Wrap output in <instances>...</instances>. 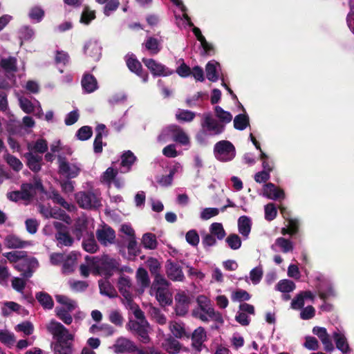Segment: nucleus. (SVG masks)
I'll return each mask as SVG.
<instances>
[{
    "instance_id": "nucleus-1",
    "label": "nucleus",
    "mask_w": 354,
    "mask_h": 354,
    "mask_svg": "<svg viewBox=\"0 0 354 354\" xmlns=\"http://www.w3.org/2000/svg\"><path fill=\"white\" fill-rule=\"evenodd\" d=\"M47 330L55 340L53 344L55 354H73L74 336L64 325L55 320H51L47 326Z\"/></svg>"
},
{
    "instance_id": "nucleus-2",
    "label": "nucleus",
    "mask_w": 354,
    "mask_h": 354,
    "mask_svg": "<svg viewBox=\"0 0 354 354\" xmlns=\"http://www.w3.org/2000/svg\"><path fill=\"white\" fill-rule=\"evenodd\" d=\"M176 6H177L183 13V17L176 16V19H180L184 23L190 27H193L192 31L196 39L200 41L201 46L203 48V53L211 54L214 52V47L212 44L207 41L205 37L202 35L201 30L194 26L193 23L191 21L189 17L186 14L187 8L183 4L182 0H170Z\"/></svg>"
},
{
    "instance_id": "nucleus-3",
    "label": "nucleus",
    "mask_w": 354,
    "mask_h": 354,
    "mask_svg": "<svg viewBox=\"0 0 354 354\" xmlns=\"http://www.w3.org/2000/svg\"><path fill=\"white\" fill-rule=\"evenodd\" d=\"M216 158L221 161L232 160L236 155L235 147L227 140H221L216 143L214 148Z\"/></svg>"
},
{
    "instance_id": "nucleus-4",
    "label": "nucleus",
    "mask_w": 354,
    "mask_h": 354,
    "mask_svg": "<svg viewBox=\"0 0 354 354\" xmlns=\"http://www.w3.org/2000/svg\"><path fill=\"white\" fill-rule=\"evenodd\" d=\"M127 326L143 344H147L150 342L151 339L149 335V324L147 320L144 322L130 320Z\"/></svg>"
},
{
    "instance_id": "nucleus-5",
    "label": "nucleus",
    "mask_w": 354,
    "mask_h": 354,
    "mask_svg": "<svg viewBox=\"0 0 354 354\" xmlns=\"http://www.w3.org/2000/svg\"><path fill=\"white\" fill-rule=\"evenodd\" d=\"M192 315L205 322L209 321V317L218 324H223L224 323L222 314L218 311H215L211 304L207 305V307L203 306L200 308L194 309Z\"/></svg>"
},
{
    "instance_id": "nucleus-6",
    "label": "nucleus",
    "mask_w": 354,
    "mask_h": 354,
    "mask_svg": "<svg viewBox=\"0 0 354 354\" xmlns=\"http://www.w3.org/2000/svg\"><path fill=\"white\" fill-rule=\"evenodd\" d=\"M75 199L83 209H97L102 205L99 197L91 192H80L75 194Z\"/></svg>"
},
{
    "instance_id": "nucleus-7",
    "label": "nucleus",
    "mask_w": 354,
    "mask_h": 354,
    "mask_svg": "<svg viewBox=\"0 0 354 354\" xmlns=\"http://www.w3.org/2000/svg\"><path fill=\"white\" fill-rule=\"evenodd\" d=\"M38 266L39 263L36 258L29 257L27 253L26 257H23L17 264L14 265V268L21 272V275L24 278L29 279L32 276L34 270Z\"/></svg>"
},
{
    "instance_id": "nucleus-8",
    "label": "nucleus",
    "mask_w": 354,
    "mask_h": 354,
    "mask_svg": "<svg viewBox=\"0 0 354 354\" xmlns=\"http://www.w3.org/2000/svg\"><path fill=\"white\" fill-rule=\"evenodd\" d=\"M201 127L212 136L219 135L225 129V125L215 120L210 113L203 114V119L201 122Z\"/></svg>"
},
{
    "instance_id": "nucleus-9",
    "label": "nucleus",
    "mask_w": 354,
    "mask_h": 354,
    "mask_svg": "<svg viewBox=\"0 0 354 354\" xmlns=\"http://www.w3.org/2000/svg\"><path fill=\"white\" fill-rule=\"evenodd\" d=\"M102 46L99 40L91 39L83 46L84 54L93 61H99L102 57Z\"/></svg>"
},
{
    "instance_id": "nucleus-10",
    "label": "nucleus",
    "mask_w": 354,
    "mask_h": 354,
    "mask_svg": "<svg viewBox=\"0 0 354 354\" xmlns=\"http://www.w3.org/2000/svg\"><path fill=\"white\" fill-rule=\"evenodd\" d=\"M59 164V173L64 176L67 179L74 178L77 177L80 169L75 164H70L66 157L59 156L57 158Z\"/></svg>"
},
{
    "instance_id": "nucleus-11",
    "label": "nucleus",
    "mask_w": 354,
    "mask_h": 354,
    "mask_svg": "<svg viewBox=\"0 0 354 354\" xmlns=\"http://www.w3.org/2000/svg\"><path fill=\"white\" fill-rule=\"evenodd\" d=\"M166 274L174 281H183L185 275L180 262L168 259L165 263Z\"/></svg>"
},
{
    "instance_id": "nucleus-12",
    "label": "nucleus",
    "mask_w": 354,
    "mask_h": 354,
    "mask_svg": "<svg viewBox=\"0 0 354 354\" xmlns=\"http://www.w3.org/2000/svg\"><path fill=\"white\" fill-rule=\"evenodd\" d=\"M119 262L108 255H104L100 263L99 269L107 278L111 277L113 272L119 269Z\"/></svg>"
},
{
    "instance_id": "nucleus-13",
    "label": "nucleus",
    "mask_w": 354,
    "mask_h": 354,
    "mask_svg": "<svg viewBox=\"0 0 354 354\" xmlns=\"http://www.w3.org/2000/svg\"><path fill=\"white\" fill-rule=\"evenodd\" d=\"M165 131L172 135L174 142L186 146L189 144V138L184 130L177 124H171L166 127Z\"/></svg>"
},
{
    "instance_id": "nucleus-14",
    "label": "nucleus",
    "mask_w": 354,
    "mask_h": 354,
    "mask_svg": "<svg viewBox=\"0 0 354 354\" xmlns=\"http://www.w3.org/2000/svg\"><path fill=\"white\" fill-rule=\"evenodd\" d=\"M113 347L117 354L133 353L137 350V346L133 341L123 337H118Z\"/></svg>"
},
{
    "instance_id": "nucleus-15",
    "label": "nucleus",
    "mask_w": 354,
    "mask_h": 354,
    "mask_svg": "<svg viewBox=\"0 0 354 354\" xmlns=\"http://www.w3.org/2000/svg\"><path fill=\"white\" fill-rule=\"evenodd\" d=\"M192 346L197 352H201L203 347H205L204 342L207 340V333L205 328L199 326L193 333H190Z\"/></svg>"
},
{
    "instance_id": "nucleus-16",
    "label": "nucleus",
    "mask_w": 354,
    "mask_h": 354,
    "mask_svg": "<svg viewBox=\"0 0 354 354\" xmlns=\"http://www.w3.org/2000/svg\"><path fill=\"white\" fill-rule=\"evenodd\" d=\"M175 312L178 316L185 315L189 309L190 299L184 292H178L175 295Z\"/></svg>"
},
{
    "instance_id": "nucleus-17",
    "label": "nucleus",
    "mask_w": 354,
    "mask_h": 354,
    "mask_svg": "<svg viewBox=\"0 0 354 354\" xmlns=\"http://www.w3.org/2000/svg\"><path fill=\"white\" fill-rule=\"evenodd\" d=\"M96 237L102 245H106L114 242L115 232L112 227L106 225L102 229L97 230Z\"/></svg>"
},
{
    "instance_id": "nucleus-18",
    "label": "nucleus",
    "mask_w": 354,
    "mask_h": 354,
    "mask_svg": "<svg viewBox=\"0 0 354 354\" xmlns=\"http://www.w3.org/2000/svg\"><path fill=\"white\" fill-rule=\"evenodd\" d=\"M3 243L9 249H21L30 245L28 241L22 240L14 234H8L4 238Z\"/></svg>"
},
{
    "instance_id": "nucleus-19",
    "label": "nucleus",
    "mask_w": 354,
    "mask_h": 354,
    "mask_svg": "<svg viewBox=\"0 0 354 354\" xmlns=\"http://www.w3.org/2000/svg\"><path fill=\"white\" fill-rule=\"evenodd\" d=\"M263 191V195L272 200H277L285 197L283 190L277 187L272 183L265 184Z\"/></svg>"
},
{
    "instance_id": "nucleus-20",
    "label": "nucleus",
    "mask_w": 354,
    "mask_h": 354,
    "mask_svg": "<svg viewBox=\"0 0 354 354\" xmlns=\"http://www.w3.org/2000/svg\"><path fill=\"white\" fill-rule=\"evenodd\" d=\"M24 158L26 159V165L28 168L33 172L37 173L41 170L42 156L34 154L29 151L24 153Z\"/></svg>"
},
{
    "instance_id": "nucleus-21",
    "label": "nucleus",
    "mask_w": 354,
    "mask_h": 354,
    "mask_svg": "<svg viewBox=\"0 0 354 354\" xmlns=\"http://www.w3.org/2000/svg\"><path fill=\"white\" fill-rule=\"evenodd\" d=\"M131 286L132 283L129 277L123 275L118 279V288L123 299L132 295L129 290Z\"/></svg>"
},
{
    "instance_id": "nucleus-22",
    "label": "nucleus",
    "mask_w": 354,
    "mask_h": 354,
    "mask_svg": "<svg viewBox=\"0 0 354 354\" xmlns=\"http://www.w3.org/2000/svg\"><path fill=\"white\" fill-rule=\"evenodd\" d=\"M81 83L86 93H93L97 88V80L93 75L88 73L84 74Z\"/></svg>"
},
{
    "instance_id": "nucleus-23",
    "label": "nucleus",
    "mask_w": 354,
    "mask_h": 354,
    "mask_svg": "<svg viewBox=\"0 0 354 354\" xmlns=\"http://www.w3.org/2000/svg\"><path fill=\"white\" fill-rule=\"evenodd\" d=\"M98 284L100 294L106 295L109 298H115L118 296L115 288L109 281L100 279L98 281Z\"/></svg>"
},
{
    "instance_id": "nucleus-24",
    "label": "nucleus",
    "mask_w": 354,
    "mask_h": 354,
    "mask_svg": "<svg viewBox=\"0 0 354 354\" xmlns=\"http://www.w3.org/2000/svg\"><path fill=\"white\" fill-rule=\"evenodd\" d=\"M35 299L44 309H53L54 306V301L52 297L48 292L44 291L36 292Z\"/></svg>"
},
{
    "instance_id": "nucleus-25",
    "label": "nucleus",
    "mask_w": 354,
    "mask_h": 354,
    "mask_svg": "<svg viewBox=\"0 0 354 354\" xmlns=\"http://www.w3.org/2000/svg\"><path fill=\"white\" fill-rule=\"evenodd\" d=\"M252 227L251 219L247 216H241L238 219L239 232L245 238H248Z\"/></svg>"
},
{
    "instance_id": "nucleus-26",
    "label": "nucleus",
    "mask_w": 354,
    "mask_h": 354,
    "mask_svg": "<svg viewBox=\"0 0 354 354\" xmlns=\"http://www.w3.org/2000/svg\"><path fill=\"white\" fill-rule=\"evenodd\" d=\"M333 337L337 348L344 354H348L350 352V348L345 336L343 334L335 332L333 334Z\"/></svg>"
},
{
    "instance_id": "nucleus-27",
    "label": "nucleus",
    "mask_w": 354,
    "mask_h": 354,
    "mask_svg": "<svg viewBox=\"0 0 354 354\" xmlns=\"http://www.w3.org/2000/svg\"><path fill=\"white\" fill-rule=\"evenodd\" d=\"M156 291V297L162 306H169L171 304L172 300L169 296L167 288L164 287L157 288Z\"/></svg>"
},
{
    "instance_id": "nucleus-28",
    "label": "nucleus",
    "mask_w": 354,
    "mask_h": 354,
    "mask_svg": "<svg viewBox=\"0 0 354 354\" xmlns=\"http://www.w3.org/2000/svg\"><path fill=\"white\" fill-rule=\"evenodd\" d=\"M170 330L176 338L181 339L183 337H186L189 339L190 337V333L186 331L183 323L174 322L170 326Z\"/></svg>"
},
{
    "instance_id": "nucleus-29",
    "label": "nucleus",
    "mask_w": 354,
    "mask_h": 354,
    "mask_svg": "<svg viewBox=\"0 0 354 354\" xmlns=\"http://www.w3.org/2000/svg\"><path fill=\"white\" fill-rule=\"evenodd\" d=\"M82 247L84 250L89 253H95L99 249L94 237V234L91 233L87 238H85L82 241Z\"/></svg>"
},
{
    "instance_id": "nucleus-30",
    "label": "nucleus",
    "mask_w": 354,
    "mask_h": 354,
    "mask_svg": "<svg viewBox=\"0 0 354 354\" xmlns=\"http://www.w3.org/2000/svg\"><path fill=\"white\" fill-rule=\"evenodd\" d=\"M144 45L147 50L152 54H156L160 50V41L153 37H149L145 40Z\"/></svg>"
},
{
    "instance_id": "nucleus-31",
    "label": "nucleus",
    "mask_w": 354,
    "mask_h": 354,
    "mask_svg": "<svg viewBox=\"0 0 354 354\" xmlns=\"http://www.w3.org/2000/svg\"><path fill=\"white\" fill-rule=\"evenodd\" d=\"M296 288L295 283L288 279L280 280L275 286V289L283 293H289Z\"/></svg>"
},
{
    "instance_id": "nucleus-32",
    "label": "nucleus",
    "mask_w": 354,
    "mask_h": 354,
    "mask_svg": "<svg viewBox=\"0 0 354 354\" xmlns=\"http://www.w3.org/2000/svg\"><path fill=\"white\" fill-rule=\"evenodd\" d=\"M250 125L249 117L246 114H239L234 119V127L239 131H243Z\"/></svg>"
},
{
    "instance_id": "nucleus-33",
    "label": "nucleus",
    "mask_w": 354,
    "mask_h": 354,
    "mask_svg": "<svg viewBox=\"0 0 354 354\" xmlns=\"http://www.w3.org/2000/svg\"><path fill=\"white\" fill-rule=\"evenodd\" d=\"M142 244L146 249H156L158 245L156 235L152 233L145 234L142 239Z\"/></svg>"
},
{
    "instance_id": "nucleus-34",
    "label": "nucleus",
    "mask_w": 354,
    "mask_h": 354,
    "mask_svg": "<svg viewBox=\"0 0 354 354\" xmlns=\"http://www.w3.org/2000/svg\"><path fill=\"white\" fill-rule=\"evenodd\" d=\"M87 229V222L85 220L78 219L72 230L73 235L77 240H80L83 236V232Z\"/></svg>"
},
{
    "instance_id": "nucleus-35",
    "label": "nucleus",
    "mask_w": 354,
    "mask_h": 354,
    "mask_svg": "<svg viewBox=\"0 0 354 354\" xmlns=\"http://www.w3.org/2000/svg\"><path fill=\"white\" fill-rule=\"evenodd\" d=\"M215 115L219 119V121L223 124L230 123L232 120V115L229 111H225L219 106L214 108Z\"/></svg>"
},
{
    "instance_id": "nucleus-36",
    "label": "nucleus",
    "mask_w": 354,
    "mask_h": 354,
    "mask_svg": "<svg viewBox=\"0 0 354 354\" xmlns=\"http://www.w3.org/2000/svg\"><path fill=\"white\" fill-rule=\"evenodd\" d=\"M136 279L142 288H147L150 285V279L147 271L144 268H139L136 272Z\"/></svg>"
},
{
    "instance_id": "nucleus-37",
    "label": "nucleus",
    "mask_w": 354,
    "mask_h": 354,
    "mask_svg": "<svg viewBox=\"0 0 354 354\" xmlns=\"http://www.w3.org/2000/svg\"><path fill=\"white\" fill-rule=\"evenodd\" d=\"M136 159L133 153L128 150L121 156V166L127 167L128 170H129Z\"/></svg>"
},
{
    "instance_id": "nucleus-38",
    "label": "nucleus",
    "mask_w": 354,
    "mask_h": 354,
    "mask_svg": "<svg viewBox=\"0 0 354 354\" xmlns=\"http://www.w3.org/2000/svg\"><path fill=\"white\" fill-rule=\"evenodd\" d=\"M76 261L75 254L71 253L64 257L63 261L62 270L64 272L71 273L73 271V268Z\"/></svg>"
},
{
    "instance_id": "nucleus-39",
    "label": "nucleus",
    "mask_w": 354,
    "mask_h": 354,
    "mask_svg": "<svg viewBox=\"0 0 354 354\" xmlns=\"http://www.w3.org/2000/svg\"><path fill=\"white\" fill-rule=\"evenodd\" d=\"M209 232L218 240H222L225 238L226 232L221 223H213L209 227Z\"/></svg>"
},
{
    "instance_id": "nucleus-40",
    "label": "nucleus",
    "mask_w": 354,
    "mask_h": 354,
    "mask_svg": "<svg viewBox=\"0 0 354 354\" xmlns=\"http://www.w3.org/2000/svg\"><path fill=\"white\" fill-rule=\"evenodd\" d=\"M56 316L62 320L65 324L69 325L73 322V317L70 312L64 307H57L55 308Z\"/></svg>"
},
{
    "instance_id": "nucleus-41",
    "label": "nucleus",
    "mask_w": 354,
    "mask_h": 354,
    "mask_svg": "<svg viewBox=\"0 0 354 354\" xmlns=\"http://www.w3.org/2000/svg\"><path fill=\"white\" fill-rule=\"evenodd\" d=\"M27 252L21 250V251H12L9 252H6L3 255L6 257V259L9 261L10 263H12L17 264L19 260H21L23 257H26Z\"/></svg>"
},
{
    "instance_id": "nucleus-42",
    "label": "nucleus",
    "mask_w": 354,
    "mask_h": 354,
    "mask_svg": "<svg viewBox=\"0 0 354 354\" xmlns=\"http://www.w3.org/2000/svg\"><path fill=\"white\" fill-rule=\"evenodd\" d=\"M55 238L58 241V244L64 246H71L74 242L73 237L70 235L68 232L66 233H56Z\"/></svg>"
},
{
    "instance_id": "nucleus-43",
    "label": "nucleus",
    "mask_w": 354,
    "mask_h": 354,
    "mask_svg": "<svg viewBox=\"0 0 354 354\" xmlns=\"http://www.w3.org/2000/svg\"><path fill=\"white\" fill-rule=\"evenodd\" d=\"M196 116L194 112L189 110H179L176 114V118L178 121L189 122H192Z\"/></svg>"
},
{
    "instance_id": "nucleus-44",
    "label": "nucleus",
    "mask_w": 354,
    "mask_h": 354,
    "mask_svg": "<svg viewBox=\"0 0 354 354\" xmlns=\"http://www.w3.org/2000/svg\"><path fill=\"white\" fill-rule=\"evenodd\" d=\"M93 135L92 128L89 126H83L80 128L77 133L76 137L78 140L85 141L91 138Z\"/></svg>"
},
{
    "instance_id": "nucleus-45",
    "label": "nucleus",
    "mask_w": 354,
    "mask_h": 354,
    "mask_svg": "<svg viewBox=\"0 0 354 354\" xmlns=\"http://www.w3.org/2000/svg\"><path fill=\"white\" fill-rule=\"evenodd\" d=\"M118 170L110 167L101 176V181L102 183L111 184L116 178Z\"/></svg>"
},
{
    "instance_id": "nucleus-46",
    "label": "nucleus",
    "mask_w": 354,
    "mask_h": 354,
    "mask_svg": "<svg viewBox=\"0 0 354 354\" xmlns=\"http://www.w3.org/2000/svg\"><path fill=\"white\" fill-rule=\"evenodd\" d=\"M228 246L234 250H238L241 246V238L236 234H230L225 239Z\"/></svg>"
},
{
    "instance_id": "nucleus-47",
    "label": "nucleus",
    "mask_w": 354,
    "mask_h": 354,
    "mask_svg": "<svg viewBox=\"0 0 354 354\" xmlns=\"http://www.w3.org/2000/svg\"><path fill=\"white\" fill-rule=\"evenodd\" d=\"M6 162L16 171H20L23 167L21 162L15 156L8 153L5 156Z\"/></svg>"
},
{
    "instance_id": "nucleus-48",
    "label": "nucleus",
    "mask_w": 354,
    "mask_h": 354,
    "mask_svg": "<svg viewBox=\"0 0 354 354\" xmlns=\"http://www.w3.org/2000/svg\"><path fill=\"white\" fill-rule=\"evenodd\" d=\"M28 16L32 21L38 23L44 18V11L40 7L35 6L30 10Z\"/></svg>"
},
{
    "instance_id": "nucleus-49",
    "label": "nucleus",
    "mask_w": 354,
    "mask_h": 354,
    "mask_svg": "<svg viewBox=\"0 0 354 354\" xmlns=\"http://www.w3.org/2000/svg\"><path fill=\"white\" fill-rule=\"evenodd\" d=\"M21 193L23 201H29L34 197L35 193L32 190L31 183H23L21 185V189L19 190Z\"/></svg>"
},
{
    "instance_id": "nucleus-50",
    "label": "nucleus",
    "mask_w": 354,
    "mask_h": 354,
    "mask_svg": "<svg viewBox=\"0 0 354 354\" xmlns=\"http://www.w3.org/2000/svg\"><path fill=\"white\" fill-rule=\"evenodd\" d=\"M0 342L8 346H12L15 342V335L8 330H0Z\"/></svg>"
},
{
    "instance_id": "nucleus-51",
    "label": "nucleus",
    "mask_w": 354,
    "mask_h": 354,
    "mask_svg": "<svg viewBox=\"0 0 354 354\" xmlns=\"http://www.w3.org/2000/svg\"><path fill=\"white\" fill-rule=\"evenodd\" d=\"M276 245L281 248V251L284 253H287L293 250V245L292 242L283 237H279L276 239Z\"/></svg>"
},
{
    "instance_id": "nucleus-52",
    "label": "nucleus",
    "mask_w": 354,
    "mask_h": 354,
    "mask_svg": "<svg viewBox=\"0 0 354 354\" xmlns=\"http://www.w3.org/2000/svg\"><path fill=\"white\" fill-rule=\"evenodd\" d=\"M50 198L52 199L53 203L61 205L62 207L69 209L70 205L65 199L59 194L57 191L53 190L51 192Z\"/></svg>"
},
{
    "instance_id": "nucleus-53",
    "label": "nucleus",
    "mask_w": 354,
    "mask_h": 354,
    "mask_svg": "<svg viewBox=\"0 0 354 354\" xmlns=\"http://www.w3.org/2000/svg\"><path fill=\"white\" fill-rule=\"evenodd\" d=\"M186 241L192 246L196 247L200 241L199 235L196 230H190L185 234Z\"/></svg>"
},
{
    "instance_id": "nucleus-54",
    "label": "nucleus",
    "mask_w": 354,
    "mask_h": 354,
    "mask_svg": "<svg viewBox=\"0 0 354 354\" xmlns=\"http://www.w3.org/2000/svg\"><path fill=\"white\" fill-rule=\"evenodd\" d=\"M265 218L268 221L274 220L277 215V207L274 203H268L265 205Z\"/></svg>"
},
{
    "instance_id": "nucleus-55",
    "label": "nucleus",
    "mask_w": 354,
    "mask_h": 354,
    "mask_svg": "<svg viewBox=\"0 0 354 354\" xmlns=\"http://www.w3.org/2000/svg\"><path fill=\"white\" fill-rule=\"evenodd\" d=\"M34 35V30L28 26H24L19 30V37L21 40L29 41L33 38Z\"/></svg>"
},
{
    "instance_id": "nucleus-56",
    "label": "nucleus",
    "mask_w": 354,
    "mask_h": 354,
    "mask_svg": "<svg viewBox=\"0 0 354 354\" xmlns=\"http://www.w3.org/2000/svg\"><path fill=\"white\" fill-rule=\"evenodd\" d=\"M55 61L57 64L67 65L70 63L69 55L64 50H57Z\"/></svg>"
},
{
    "instance_id": "nucleus-57",
    "label": "nucleus",
    "mask_w": 354,
    "mask_h": 354,
    "mask_svg": "<svg viewBox=\"0 0 354 354\" xmlns=\"http://www.w3.org/2000/svg\"><path fill=\"white\" fill-rule=\"evenodd\" d=\"M169 283L168 281L160 273L154 275V280L153 281L151 288L153 290H156L157 288L164 287L165 288H167Z\"/></svg>"
},
{
    "instance_id": "nucleus-58",
    "label": "nucleus",
    "mask_w": 354,
    "mask_h": 354,
    "mask_svg": "<svg viewBox=\"0 0 354 354\" xmlns=\"http://www.w3.org/2000/svg\"><path fill=\"white\" fill-rule=\"evenodd\" d=\"M15 329L17 331L23 332L26 335H30L34 331V327L30 322H23L17 325Z\"/></svg>"
},
{
    "instance_id": "nucleus-59",
    "label": "nucleus",
    "mask_w": 354,
    "mask_h": 354,
    "mask_svg": "<svg viewBox=\"0 0 354 354\" xmlns=\"http://www.w3.org/2000/svg\"><path fill=\"white\" fill-rule=\"evenodd\" d=\"M119 6V0H108L104 7V14L106 16H109L118 8Z\"/></svg>"
},
{
    "instance_id": "nucleus-60",
    "label": "nucleus",
    "mask_w": 354,
    "mask_h": 354,
    "mask_svg": "<svg viewBox=\"0 0 354 354\" xmlns=\"http://www.w3.org/2000/svg\"><path fill=\"white\" fill-rule=\"evenodd\" d=\"M109 321L116 326H122L124 318L118 310H113L109 316Z\"/></svg>"
},
{
    "instance_id": "nucleus-61",
    "label": "nucleus",
    "mask_w": 354,
    "mask_h": 354,
    "mask_svg": "<svg viewBox=\"0 0 354 354\" xmlns=\"http://www.w3.org/2000/svg\"><path fill=\"white\" fill-rule=\"evenodd\" d=\"M304 346L310 351H316L319 348V342L315 337L306 336Z\"/></svg>"
},
{
    "instance_id": "nucleus-62",
    "label": "nucleus",
    "mask_w": 354,
    "mask_h": 354,
    "mask_svg": "<svg viewBox=\"0 0 354 354\" xmlns=\"http://www.w3.org/2000/svg\"><path fill=\"white\" fill-rule=\"evenodd\" d=\"M232 298L234 301H248L250 299V295L246 290L239 289L234 292Z\"/></svg>"
},
{
    "instance_id": "nucleus-63",
    "label": "nucleus",
    "mask_w": 354,
    "mask_h": 354,
    "mask_svg": "<svg viewBox=\"0 0 354 354\" xmlns=\"http://www.w3.org/2000/svg\"><path fill=\"white\" fill-rule=\"evenodd\" d=\"M151 315L153 318L160 325H164L167 322V318L164 314H162L160 310L158 308H153L151 309Z\"/></svg>"
},
{
    "instance_id": "nucleus-64",
    "label": "nucleus",
    "mask_w": 354,
    "mask_h": 354,
    "mask_svg": "<svg viewBox=\"0 0 354 354\" xmlns=\"http://www.w3.org/2000/svg\"><path fill=\"white\" fill-rule=\"evenodd\" d=\"M315 315V309L313 306H308L304 308L300 313V317L304 320L312 319Z\"/></svg>"
}]
</instances>
